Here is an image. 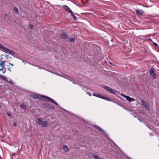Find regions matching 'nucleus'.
<instances>
[{"mask_svg": "<svg viewBox=\"0 0 159 159\" xmlns=\"http://www.w3.org/2000/svg\"><path fill=\"white\" fill-rule=\"evenodd\" d=\"M31 98L35 99L44 100V101H49L58 105V104L53 99L48 97L40 95L38 94H33L31 95Z\"/></svg>", "mask_w": 159, "mask_h": 159, "instance_id": "nucleus-1", "label": "nucleus"}, {"mask_svg": "<svg viewBox=\"0 0 159 159\" xmlns=\"http://www.w3.org/2000/svg\"><path fill=\"white\" fill-rule=\"evenodd\" d=\"M1 49L3 50L5 52L11 53L12 54L14 55L15 54V53L13 51L6 48L5 47H4L3 46L2 47V48Z\"/></svg>", "mask_w": 159, "mask_h": 159, "instance_id": "nucleus-2", "label": "nucleus"}, {"mask_svg": "<svg viewBox=\"0 0 159 159\" xmlns=\"http://www.w3.org/2000/svg\"><path fill=\"white\" fill-rule=\"evenodd\" d=\"M120 95L122 96L125 98H126V100L127 101L129 102H131L134 101L135 100L134 98H131L130 97L128 96L125 95L124 94L121 93L120 94Z\"/></svg>", "mask_w": 159, "mask_h": 159, "instance_id": "nucleus-3", "label": "nucleus"}, {"mask_svg": "<svg viewBox=\"0 0 159 159\" xmlns=\"http://www.w3.org/2000/svg\"><path fill=\"white\" fill-rule=\"evenodd\" d=\"M141 103L142 105L147 110H150L149 105L146 101L142 100L141 101Z\"/></svg>", "mask_w": 159, "mask_h": 159, "instance_id": "nucleus-4", "label": "nucleus"}, {"mask_svg": "<svg viewBox=\"0 0 159 159\" xmlns=\"http://www.w3.org/2000/svg\"><path fill=\"white\" fill-rule=\"evenodd\" d=\"M149 71L151 76L154 79H156L157 78V76L156 73L154 72V69H150Z\"/></svg>", "mask_w": 159, "mask_h": 159, "instance_id": "nucleus-5", "label": "nucleus"}, {"mask_svg": "<svg viewBox=\"0 0 159 159\" xmlns=\"http://www.w3.org/2000/svg\"><path fill=\"white\" fill-rule=\"evenodd\" d=\"M104 88L105 89L111 92V93H115L116 92V91L113 90L111 89V88L108 86H104Z\"/></svg>", "mask_w": 159, "mask_h": 159, "instance_id": "nucleus-6", "label": "nucleus"}, {"mask_svg": "<svg viewBox=\"0 0 159 159\" xmlns=\"http://www.w3.org/2000/svg\"><path fill=\"white\" fill-rule=\"evenodd\" d=\"M49 123L47 121H43L41 125V126L43 127H46L48 126Z\"/></svg>", "mask_w": 159, "mask_h": 159, "instance_id": "nucleus-7", "label": "nucleus"}, {"mask_svg": "<svg viewBox=\"0 0 159 159\" xmlns=\"http://www.w3.org/2000/svg\"><path fill=\"white\" fill-rule=\"evenodd\" d=\"M63 7L68 12L70 13H71L73 12L67 6L65 5L63 6Z\"/></svg>", "mask_w": 159, "mask_h": 159, "instance_id": "nucleus-8", "label": "nucleus"}, {"mask_svg": "<svg viewBox=\"0 0 159 159\" xmlns=\"http://www.w3.org/2000/svg\"><path fill=\"white\" fill-rule=\"evenodd\" d=\"M43 121V119L41 118H39L36 121V123L38 125H41Z\"/></svg>", "mask_w": 159, "mask_h": 159, "instance_id": "nucleus-9", "label": "nucleus"}, {"mask_svg": "<svg viewBox=\"0 0 159 159\" xmlns=\"http://www.w3.org/2000/svg\"><path fill=\"white\" fill-rule=\"evenodd\" d=\"M135 11L136 14L138 16H140L142 15L143 14V12L142 11H139L138 10H136Z\"/></svg>", "mask_w": 159, "mask_h": 159, "instance_id": "nucleus-10", "label": "nucleus"}, {"mask_svg": "<svg viewBox=\"0 0 159 159\" xmlns=\"http://www.w3.org/2000/svg\"><path fill=\"white\" fill-rule=\"evenodd\" d=\"M61 37L62 39H66L67 38L68 36L65 33L63 32L61 34Z\"/></svg>", "mask_w": 159, "mask_h": 159, "instance_id": "nucleus-11", "label": "nucleus"}, {"mask_svg": "<svg viewBox=\"0 0 159 159\" xmlns=\"http://www.w3.org/2000/svg\"><path fill=\"white\" fill-rule=\"evenodd\" d=\"M63 150L66 152H67L69 150L68 148L66 145L63 146Z\"/></svg>", "mask_w": 159, "mask_h": 159, "instance_id": "nucleus-12", "label": "nucleus"}, {"mask_svg": "<svg viewBox=\"0 0 159 159\" xmlns=\"http://www.w3.org/2000/svg\"><path fill=\"white\" fill-rule=\"evenodd\" d=\"M0 78L3 80H4L6 81H8V80H7L6 77L4 75H0Z\"/></svg>", "mask_w": 159, "mask_h": 159, "instance_id": "nucleus-13", "label": "nucleus"}, {"mask_svg": "<svg viewBox=\"0 0 159 159\" xmlns=\"http://www.w3.org/2000/svg\"><path fill=\"white\" fill-rule=\"evenodd\" d=\"M13 10H14V12L16 14H18L19 13V11L18 9L16 7H15L13 8Z\"/></svg>", "mask_w": 159, "mask_h": 159, "instance_id": "nucleus-14", "label": "nucleus"}, {"mask_svg": "<svg viewBox=\"0 0 159 159\" xmlns=\"http://www.w3.org/2000/svg\"><path fill=\"white\" fill-rule=\"evenodd\" d=\"M5 63V61H0V66H5V65H4Z\"/></svg>", "mask_w": 159, "mask_h": 159, "instance_id": "nucleus-15", "label": "nucleus"}, {"mask_svg": "<svg viewBox=\"0 0 159 159\" xmlns=\"http://www.w3.org/2000/svg\"><path fill=\"white\" fill-rule=\"evenodd\" d=\"M20 107L21 109H25L26 107V105L24 104H22L21 105Z\"/></svg>", "mask_w": 159, "mask_h": 159, "instance_id": "nucleus-16", "label": "nucleus"}, {"mask_svg": "<svg viewBox=\"0 0 159 159\" xmlns=\"http://www.w3.org/2000/svg\"><path fill=\"white\" fill-rule=\"evenodd\" d=\"M71 16L73 17V19L74 20H77L76 17L75 16L73 12L71 13Z\"/></svg>", "mask_w": 159, "mask_h": 159, "instance_id": "nucleus-17", "label": "nucleus"}, {"mask_svg": "<svg viewBox=\"0 0 159 159\" xmlns=\"http://www.w3.org/2000/svg\"><path fill=\"white\" fill-rule=\"evenodd\" d=\"M93 157L95 159H101L100 157L95 155H93Z\"/></svg>", "mask_w": 159, "mask_h": 159, "instance_id": "nucleus-18", "label": "nucleus"}, {"mask_svg": "<svg viewBox=\"0 0 159 159\" xmlns=\"http://www.w3.org/2000/svg\"><path fill=\"white\" fill-rule=\"evenodd\" d=\"M93 95V96H96V97H98V98H101L102 97V96H101V95H100L99 94H98L94 93Z\"/></svg>", "mask_w": 159, "mask_h": 159, "instance_id": "nucleus-19", "label": "nucleus"}, {"mask_svg": "<svg viewBox=\"0 0 159 159\" xmlns=\"http://www.w3.org/2000/svg\"><path fill=\"white\" fill-rule=\"evenodd\" d=\"M69 41L71 42H74L75 41V39L74 38H71L69 39Z\"/></svg>", "mask_w": 159, "mask_h": 159, "instance_id": "nucleus-20", "label": "nucleus"}, {"mask_svg": "<svg viewBox=\"0 0 159 159\" xmlns=\"http://www.w3.org/2000/svg\"><path fill=\"white\" fill-rule=\"evenodd\" d=\"M102 98V99H105L106 100H107V101H110L109 99L107 98L106 97H102V98Z\"/></svg>", "mask_w": 159, "mask_h": 159, "instance_id": "nucleus-21", "label": "nucleus"}, {"mask_svg": "<svg viewBox=\"0 0 159 159\" xmlns=\"http://www.w3.org/2000/svg\"><path fill=\"white\" fill-rule=\"evenodd\" d=\"M5 66H1V67H2V68L0 69V71H2L5 68Z\"/></svg>", "mask_w": 159, "mask_h": 159, "instance_id": "nucleus-22", "label": "nucleus"}, {"mask_svg": "<svg viewBox=\"0 0 159 159\" xmlns=\"http://www.w3.org/2000/svg\"><path fill=\"white\" fill-rule=\"evenodd\" d=\"M30 29H32L33 28H34L33 25H30Z\"/></svg>", "mask_w": 159, "mask_h": 159, "instance_id": "nucleus-23", "label": "nucleus"}, {"mask_svg": "<svg viewBox=\"0 0 159 159\" xmlns=\"http://www.w3.org/2000/svg\"><path fill=\"white\" fill-rule=\"evenodd\" d=\"M96 128L99 130H101V129L98 126H97Z\"/></svg>", "mask_w": 159, "mask_h": 159, "instance_id": "nucleus-24", "label": "nucleus"}, {"mask_svg": "<svg viewBox=\"0 0 159 159\" xmlns=\"http://www.w3.org/2000/svg\"><path fill=\"white\" fill-rule=\"evenodd\" d=\"M7 114L8 116H11V115L10 112H7Z\"/></svg>", "mask_w": 159, "mask_h": 159, "instance_id": "nucleus-25", "label": "nucleus"}, {"mask_svg": "<svg viewBox=\"0 0 159 159\" xmlns=\"http://www.w3.org/2000/svg\"><path fill=\"white\" fill-rule=\"evenodd\" d=\"M13 125L15 127H16L17 125V124L16 122H14L13 124Z\"/></svg>", "mask_w": 159, "mask_h": 159, "instance_id": "nucleus-26", "label": "nucleus"}, {"mask_svg": "<svg viewBox=\"0 0 159 159\" xmlns=\"http://www.w3.org/2000/svg\"><path fill=\"white\" fill-rule=\"evenodd\" d=\"M3 45L0 43V49H1Z\"/></svg>", "mask_w": 159, "mask_h": 159, "instance_id": "nucleus-27", "label": "nucleus"}, {"mask_svg": "<svg viewBox=\"0 0 159 159\" xmlns=\"http://www.w3.org/2000/svg\"><path fill=\"white\" fill-rule=\"evenodd\" d=\"M153 44L155 46H157V44L156 43H153Z\"/></svg>", "mask_w": 159, "mask_h": 159, "instance_id": "nucleus-28", "label": "nucleus"}, {"mask_svg": "<svg viewBox=\"0 0 159 159\" xmlns=\"http://www.w3.org/2000/svg\"><path fill=\"white\" fill-rule=\"evenodd\" d=\"M48 105H49V104H45V106H47V107H49L50 108V107H49L48 106Z\"/></svg>", "mask_w": 159, "mask_h": 159, "instance_id": "nucleus-29", "label": "nucleus"}, {"mask_svg": "<svg viewBox=\"0 0 159 159\" xmlns=\"http://www.w3.org/2000/svg\"><path fill=\"white\" fill-rule=\"evenodd\" d=\"M9 64L10 65H11L12 66H14V65L13 64H12L11 63H10Z\"/></svg>", "mask_w": 159, "mask_h": 159, "instance_id": "nucleus-30", "label": "nucleus"}, {"mask_svg": "<svg viewBox=\"0 0 159 159\" xmlns=\"http://www.w3.org/2000/svg\"><path fill=\"white\" fill-rule=\"evenodd\" d=\"M9 82H10V83H11L13 84V83H12V82H11V81H9Z\"/></svg>", "mask_w": 159, "mask_h": 159, "instance_id": "nucleus-31", "label": "nucleus"}, {"mask_svg": "<svg viewBox=\"0 0 159 159\" xmlns=\"http://www.w3.org/2000/svg\"><path fill=\"white\" fill-rule=\"evenodd\" d=\"M110 64H112V63H111V62H110Z\"/></svg>", "mask_w": 159, "mask_h": 159, "instance_id": "nucleus-32", "label": "nucleus"}, {"mask_svg": "<svg viewBox=\"0 0 159 159\" xmlns=\"http://www.w3.org/2000/svg\"><path fill=\"white\" fill-rule=\"evenodd\" d=\"M5 73V71L3 72V73Z\"/></svg>", "mask_w": 159, "mask_h": 159, "instance_id": "nucleus-33", "label": "nucleus"}, {"mask_svg": "<svg viewBox=\"0 0 159 159\" xmlns=\"http://www.w3.org/2000/svg\"><path fill=\"white\" fill-rule=\"evenodd\" d=\"M87 0V1H88V0Z\"/></svg>", "mask_w": 159, "mask_h": 159, "instance_id": "nucleus-34", "label": "nucleus"}]
</instances>
